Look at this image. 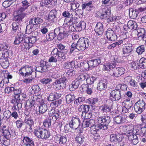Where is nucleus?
<instances>
[{
  "instance_id": "obj_35",
  "label": "nucleus",
  "mask_w": 146,
  "mask_h": 146,
  "mask_svg": "<svg viewBox=\"0 0 146 146\" xmlns=\"http://www.w3.org/2000/svg\"><path fill=\"white\" fill-rule=\"evenodd\" d=\"M139 66L141 68H146V58H141L139 61Z\"/></svg>"
},
{
  "instance_id": "obj_31",
  "label": "nucleus",
  "mask_w": 146,
  "mask_h": 146,
  "mask_svg": "<svg viewBox=\"0 0 146 146\" xmlns=\"http://www.w3.org/2000/svg\"><path fill=\"white\" fill-rule=\"evenodd\" d=\"M39 112L40 113H43L45 112L48 110L47 105L45 104H41L39 106Z\"/></svg>"
},
{
  "instance_id": "obj_48",
  "label": "nucleus",
  "mask_w": 146,
  "mask_h": 146,
  "mask_svg": "<svg viewBox=\"0 0 146 146\" xmlns=\"http://www.w3.org/2000/svg\"><path fill=\"white\" fill-rule=\"evenodd\" d=\"M88 76L86 74H82L80 75L77 78L79 82L81 83L82 82L84 81L87 78Z\"/></svg>"
},
{
  "instance_id": "obj_17",
  "label": "nucleus",
  "mask_w": 146,
  "mask_h": 146,
  "mask_svg": "<svg viewBox=\"0 0 146 146\" xmlns=\"http://www.w3.org/2000/svg\"><path fill=\"white\" fill-rule=\"evenodd\" d=\"M110 12V11L108 9L103 10V13L101 14L100 17L102 19L107 18L108 22L113 21L114 19L112 17H108Z\"/></svg>"
},
{
  "instance_id": "obj_49",
  "label": "nucleus",
  "mask_w": 146,
  "mask_h": 146,
  "mask_svg": "<svg viewBox=\"0 0 146 146\" xmlns=\"http://www.w3.org/2000/svg\"><path fill=\"white\" fill-rule=\"evenodd\" d=\"M89 61H87L86 60L82 61V69L84 68L85 70H89V67H90L89 63Z\"/></svg>"
},
{
  "instance_id": "obj_28",
  "label": "nucleus",
  "mask_w": 146,
  "mask_h": 146,
  "mask_svg": "<svg viewBox=\"0 0 146 146\" xmlns=\"http://www.w3.org/2000/svg\"><path fill=\"white\" fill-rule=\"evenodd\" d=\"M127 26L128 28L131 30H135L137 27V23L132 20H130L128 22Z\"/></svg>"
},
{
  "instance_id": "obj_62",
  "label": "nucleus",
  "mask_w": 146,
  "mask_h": 146,
  "mask_svg": "<svg viewBox=\"0 0 146 146\" xmlns=\"http://www.w3.org/2000/svg\"><path fill=\"white\" fill-rule=\"evenodd\" d=\"M3 114L4 117L7 119L10 118L11 113L10 111L6 110L4 111Z\"/></svg>"
},
{
  "instance_id": "obj_18",
  "label": "nucleus",
  "mask_w": 146,
  "mask_h": 146,
  "mask_svg": "<svg viewBox=\"0 0 146 146\" xmlns=\"http://www.w3.org/2000/svg\"><path fill=\"white\" fill-rule=\"evenodd\" d=\"M67 140V137L65 136H61L58 135H56L54 138V140L55 142L60 144L65 143Z\"/></svg>"
},
{
  "instance_id": "obj_44",
  "label": "nucleus",
  "mask_w": 146,
  "mask_h": 146,
  "mask_svg": "<svg viewBox=\"0 0 146 146\" xmlns=\"http://www.w3.org/2000/svg\"><path fill=\"white\" fill-rule=\"evenodd\" d=\"M31 92L32 94L37 93L40 90L39 87L37 85L33 86L31 87Z\"/></svg>"
},
{
  "instance_id": "obj_36",
  "label": "nucleus",
  "mask_w": 146,
  "mask_h": 146,
  "mask_svg": "<svg viewBox=\"0 0 146 146\" xmlns=\"http://www.w3.org/2000/svg\"><path fill=\"white\" fill-rule=\"evenodd\" d=\"M129 15L132 19H135L137 15V13L136 10H134L132 8L130 9H129Z\"/></svg>"
},
{
  "instance_id": "obj_64",
  "label": "nucleus",
  "mask_w": 146,
  "mask_h": 146,
  "mask_svg": "<svg viewBox=\"0 0 146 146\" xmlns=\"http://www.w3.org/2000/svg\"><path fill=\"white\" fill-rule=\"evenodd\" d=\"M141 120L142 122L141 125H144V126H146V114L141 115Z\"/></svg>"
},
{
  "instance_id": "obj_59",
  "label": "nucleus",
  "mask_w": 146,
  "mask_h": 146,
  "mask_svg": "<svg viewBox=\"0 0 146 146\" xmlns=\"http://www.w3.org/2000/svg\"><path fill=\"white\" fill-rule=\"evenodd\" d=\"M124 103L125 104V107L127 108V109H129L131 108L133 106V104L132 101H130L129 100H128L127 99L126 100L124 101Z\"/></svg>"
},
{
  "instance_id": "obj_27",
  "label": "nucleus",
  "mask_w": 146,
  "mask_h": 146,
  "mask_svg": "<svg viewBox=\"0 0 146 146\" xmlns=\"http://www.w3.org/2000/svg\"><path fill=\"white\" fill-rule=\"evenodd\" d=\"M80 83V82L77 79H75L72 82L71 85L69 86V90L70 91L74 90L78 88Z\"/></svg>"
},
{
  "instance_id": "obj_22",
  "label": "nucleus",
  "mask_w": 146,
  "mask_h": 146,
  "mask_svg": "<svg viewBox=\"0 0 146 146\" xmlns=\"http://www.w3.org/2000/svg\"><path fill=\"white\" fill-rule=\"evenodd\" d=\"M101 58H98L92 59L89 60V64L90 67H95L98 66L101 63V61L102 62V59H101Z\"/></svg>"
},
{
  "instance_id": "obj_9",
  "label": "nucleus",
  "mask_w": 146,
  "mask_h": 146,
  "mask_svg": "<svg viewBox=\"0 0 146 146\" xmlns=\"http://www.w3.org/2000/svg\"><path fill=\"white\" fill-rule=\"evenodd\" d=\"M109 28L106 31V36L108 39L111 41H115L117 38L116 35L114 33L115 29Z\"/></svg>"
},
{
  "instance_id": "obj_26",
  "label": "nucleus",
  "mask_w": 146,
  "mask_h": 146,
  "mask_svg": "<svg viewBox=\"0 0 146 146\" xmlns=\"http://www.w3.org/2000/svg\"><path fill=\"white\" fill-rule=\"evenodd\" d=\"M57 11L55 10H52L50 11L48 17V20L50 21H53L54 19L56 17Z\"/></svg>"
},
{
  "instance_id": "obj_21",
  "label": "nucleus",
  "mask_w": 146,
  "mask_h": 146,
  "mask_svg": "<svg viewBox=\"0 0 146 146\" xmlns=\"http://www.w3.org/2000/svg\"><path fill=\"white\" fill-rule=\"evenodd\" d=\"M95 31L98 35H102L104 32V27L101 23H97L95 28Z\"/></svg>"
},
{
  "instance_id": "obj_58",
  "label": "nucleus",
  "mask_w": 146,
  "mask_h": 146,
  "mask_svg": "<svg viewBox=\"0 0 146 146\" xmlns=\"http://www.w3.org/2000/svg\"><path fill=\"white\" fill-rule=\"evenodd\" d=\"M145 51V46L143 45L139 46L136 50V52L139 54H141Z\"/></svg>"
},
{
  "instance_id": "obj_8",
  "label": "nucleus",
  "mask_w": 146,
  "mask_h": 146,
  "mask_svg": "<svg viewBox=\"0 0 146 146\" xmlns=\"http://www.w3.org/2000/svg\"><path fill=\"white\" fill-rule=\"evenodd\" d=\"M75 73V71L74 70H69L64 75V76L62 77L61 78L57 80L62 86L63 88H64L66 85V82L67 81L66 77L68 76L69 75L70 76H72L73 74Z\"/></svg>"
},
{
  "instance_id": "obj_55",
  "label": "nucleus",
  "mask_w": 146,
  "mask_h": 146,
  "mask_svg": "<svg viewBox=\"0 0 146 146\" xmlns=\"http://www.w3.org/2000/svg\"><path fill=\"white\" fill-rule=\"evenodd\" d=\"M24 42V40L23 37H21L19 36L16 37L14 41V43L15 44H18L22 42ZM24 43H23V44Z\"/></svg>"
},
{
  "instance_id": "obj_57",
  "label": "nucleus",
  "mask_w": 146,
  "mask_h": 146,
  "mask_svg": "<svg viewBox=\"0 0 146 146\" xmlns=\"http://www.w3.org/2000/svg\"><path fill=\"white\" fill-rule=\"evenodd\" d=\"M61 102L62 100L60 99L51 103L50 105L52 107V108H55V107H58L61 104Z\"/></svg>"
},
{
  "instance_id": "obj_24",
  "label": "nucleus",
  "mask_w": 146,
  "mask_h": 146,
  "mask_svg": "<svg viewBox=\"0 0 146 146\" xmlns=\"http://www.w3.org/2000/svg\"><path fill=\"white\" fill-rule=\"evenodd\" d=\"M95 123L94 120L90 119L84 121L82 123V125L85 127H88L91 128L94 126Z\"/></svg>"
},
{
  "instance_id": "obj_3",
  "label": "nucleus",
  "mask_w": 146,
  "mask_h": 146,
  "mask_svg": "<svg viewBox=\"0 0 146 146\" xmlns=\"http://www.w3.org/2000/svg\"><path fill=\"white\" fill-rule=\"evenodd\" d=\"M19 73L22 76H28L32 74H35L36 77V73L34 70L33 67L31 66L26 65L23 67L19 70Z\"/></svg>"
},
{
  "instance_id": "obj_34",
  "label": "nucleus",
  "mask_w": 146,
  "mask_h": 146,
  "mask_svg": "<svg viewBox=\"0 0 146 146\" xmlns=\"http://www.w3.org/2000/svg\"><path fill=\"white\" fill-rule=\"evenodd\" d=\"M23 143L31 145V146H34V143L32 139L30 138L27 137H25L23 140Z\"/></svg>"
},
{
  "instance_id": "obj_4",
  "label": "nucleus",
  "mask_w": 146,
  "mask_h": 146,
  "mask_svg": "<svg viewBox=\"0 0 146 146\" xmlns=\"http://www.w3.org/2000/svg\"><path fill=\"white\" fill-rule=\"evenodd\" d=\"M34 133L38 138L42 139H47L50 135V133L46 129L40 128L35 129Z\"/></svg>"
},
{
  "instance_id": "obj_52",
  "label": "nucleus",
  "mask_w": 146,
  "mask_h": 146,
  "mask_svg": "<svg viewBox=\"0 0 146 146\" xmlns=\"http://www.w3.org/2000/svg\"><path fill=\"white\" fill-rule=\"evenodd\" d=\"M20 27V25L19 23L18 22H14L12 24V29L15 32L19 30Z\"/></svg>"
},
{
  "instance_id": "obj_23",
  "label": "nucleus",
  "mask_w": 146,
  "mask_h": 146,
  "mask_svg": "<svg viewBox=\"0 0 146 146\" xmlns=\"http://www.w3.org/2000/svg\"><path fill=\"white\" fill-rule=\"evenodd\" d=\"M115 62H118V61L117 60H115V61L113 63H109L103 65H102L103 67V70L104 71H109L110 69H111L112 68L115 67L116 65Z\"/></svg>"
},
{
  "instance_id": "obj_32",
  "label": "nucleus",
  "mask_w": 146,
  "mask_h": 146,
  "mask_svg": "<svg viewBox=\"0 0 146 146\" xmlns=\"http://www.w3.org/2000/svg\"><path fill=\"white\" fill-rule=\"evenodd\" d=\"M67 36V33L66 32L64 31V28H62L61 32H60V33L58 35V39L59 40H61L64 38L66 37Z\"/></svg>"
},
{
  "instance_id": "obj_61",
  "label": "nucleus",
  "mask_w": 146,
  "mask_h": 146,
  "mask_svg": "<svg viewBox=\"0 0 146 146\" xmlns=\"http://www.w3.org/2000/svg\"><path fill=\"white\" fill-rule=\"evenodd\" d=\"M91 136L92 139L95 141H98L100 139V136L99 133L93 135H91Z\"/></svg>"
},
{
  "instance_id": "obj_39",
  "label": "nucleus",
  "mask_w": 146,
  "mask_h": 146,
  "mask_svg": "<svg viewBox=\"0 0 146 146\" xmlns=\"http://www.w3.org/2000/svg\"><path fill=\"white\" fill-rule=\"evenodd\" d=\"M75 140L78 143L82 144L84 141L85 137L83 135H79L75 138Z\"/></svg>"
},
{
  "instance_id": "obj_41",
  "label": "nucleus",
  "mask_w": 146,
  "mask_h": 146,
  "mask_svg": "<svg viewBox=\"0 0 146 146\" xmlns=\"http://www.w3.org/2000/svg\"><path fill=\"white\" fill-rule=\"evenodd\" d=\"M98 101V99L97 98H91L87 99L86 102L90 104L94 105L96 104Z\"/></svg>"
},
{
  "instance_id": "obj_33",
  "label": "nucleus",
  "mask_w": 146,
  "mask_h": 146,
  "mask_svg": "<svg viewBox=\"0 0 146 146\" xmlns=\"http://www.w3.org/2000/svg\"><path fill=\"white\" fill-rule=\"evenodd\" d=\"M75 61H73L71 62L67 61L64 64L63 66L64 68L68 69L74 66L75 64Z\"/></svg>"
},
{
  "instance_id": "obj_47",
  "label": "nucleus",
  "mask_w": 146,
  "mask_h": 146,
  "mask_svg": "<svg viewBox=\"0 0 146 146\" xmlns=\"http://www.w3.org/2000/svg\"><path fill=\"white\" fill-rule=\"evenodd\" d=\"M24 18V15L20 16L19 15L17 14L14 16L13 18L14 21H15V22H18L20 23L22 21V19Z\"/></svg>"
},
{
  "instance_id": "obj_45",
  "label": "nucleus",
  "mask_w": 146,
  "mask_h": 146,
  "mask_svg": "<svg viewBox=\"0 0 146 146\" xmlns=\"http://www.w3.org/2000/svg\"><path fill=\"white\" fill-rule=\"evenodd\" d=\"M53 88L56 90H59L61 88H63L57 80L53 83Z\"/></svg>"
},
{
  "instance_id": "obj_42",
  "label": "nucleus",
  "mask_w": 146,
  "mask_h": 146,
  "mask_svg": "<svg viewBox=\"0 0 146 146\" xmlns=\"http://www.w3.org/2000/svg\"><path fill=\"white\" fill-rule=\"evenodd\" d=\"M56 35L54 34L52 32L50 33L48 35H46V40H44V42H46L47 41H50L53 39L55 37Z\"/></svg>"
},
{
  "instance_id": "obj_16",
  "label": "nucleus",
  "mask_w": 146,
  "mask_h": 146,
  "mask_svg": "<svg viewBox=\"0 0 146 146\" xmlns=\"http://www.w3.org/2000/svg\"><path fill=\"white\" fill-rule=\"evenodd\" d=\"M139 39L145 41L146 44V30L144 29L141 28L137 30Z\"/></svg>"
},
{
  "instance_id": "obj_63",
  "label": "nucleus",
  "mask_w": 146,
  "mask_h": 146,
  "mask_svg": "<svg viewBox=\"0 0 146 146\" xmlns=\"http://www.w3.org/2000/svg\"><path fill=\"white\" fill-rule=\"evenodd\" d=\"M90 131L91 135H93L99 133V131L96 128L95 126L91 128Z\"/></svg>"
},
{
  "instance_id": "obj_29",
  "label": "nucleus",
  "mask_w": 146,
  "mask_h": 146,
  "mask_svg": "<svg viewBox=\"0 0 146 146\" xmlns=\"http://www.w3.org/2000/svg\"><path fill=\"white\" fill-rule=\"evenodd\" d=\"M143 128L144 127H142L141 128L137 127V129L134 130V131L133 130V132L134 133V134H135L139 136H143Z\"/></svg>"
},
{
  "instance_id": "obj_43",
  "label": "nucleus",
  "mask_w": 146,
  "mask_h": 146,
  "mask_svg": "<svg viewBox=\"0 0 146 146\" xmlns=\"http://www.w3.org/2000/svg\"><path fill=\"white\" fill-rule=\"evenodd\" d=\"M16 0H6L3 3V6L5 8L10 6Z\"/></svg>"
},
{
  "instance_id": "obj_13",
  "label": "nucleus",
  "mask_w": 146,
  "mask_h": 146,
  "mask_svg": "<svg viewBox=\"0 0 146 146\" xmlns=\"http://www.w3.org/2000/svg\"><path fill=\"white\" fill-rule=\"evenodd\" d=\"M40 95L32 97L30 99H29L26 102L25 104V106L28 108H31L34 105L35 102L38 101V99H40Z\"/></svg>"
},
{
  "instance_id": "obj_12",
  "label": "nucleus",
  "mask_w": 146,
  "mask_h": 146,
  "mask_svg": "<svg viewBox=\"0 0 146 146\" xmlns=\"http://www.w3.org/2000/svg\"><path fill=\"white\" fill-rule=\"evenodd\" d=\"M80 125V120L77 117H72L69 123L70 127L73 129H77Z\"/></svg>"
},
{
  "instance_id": "obj_51",
  "label": "nucleus",
  "mask_w": 146,
  "mask_h": 146,
  "mask_svg": "<svg viewBox=\"0 0 146 146\" xmlns=\"http://www.w3.org/2000/svg\"><path fill=\"white\" fill-rule=\"evenodd\" d=\"M92 115V113L89 110L88 112H84V113H82V117L84 119H88L90 118Z\"/></svg>"
},
{
  "instance_id": "obj_20",
  "label": "nucleus",
  "mask_w": 146,
  "mask_h": 146,
  "mask_svg": "<svg viewBox=\"0 0 146 146\" xmlns=\"http://www.w3.org/2000/svg\"><path fill=\"white\" fill-rule=\"evenodd\" d=\"M108 81L106 79H103L100 81L98 84L97 89L100 91L105 90L107 88Z\"/></svg>"
},
{
  "instance_id": "obj_60",
  "label": "nucleus",
  "mask_w": 146,
  "mask_h": 146,
  "mask_svg": "<svg viewBox=\"0 0 146 146\" xmlns=\"http://www.w3.org/2000/svg\"><path fill=\"white\" fill-rule=\"evenodd\" d=\"M118 76L123 74L125 72V69L122 67L116 68Z\"/></svg>"
},
{
  "instance_id": "obj_50",
  "label": "nucleus",
  "mask_w": 146,
  "mask_h": 146,
  "mask_svg": "<svg viewBox=\"0 0 146 146\" xmlns=\"http://www.w3.org/2000/svg\"><path fill=\"white\" fill-rule=\"evenodd\" d=\"M82 87L83 91L84 90V87L86 88V91L88 94H91L92 93V91L91 88V86H90L89 85H88L84 84L82 85Z\"/></svg>"
},
{
  "instance_id": "obj_6",
  "label": "nucleus",
  "mask_w": 146,
  "mask_h": 146,
  "mask_svg": "<svg viewBox=\"0 0 146 146\" xmlns=\"http://www.w3.org/2000/svg\"><path fill=\"white\" fill-rule=\"evenodd\" d=\"M36 41V36H31L25 37L24 39L23 45L27 47L29 49L33 46V44Z\"/></svg>"
},
{
  "instance_id": "obj_53",
  "label": "nucleus",
  "mask_w": 146,
  "mask_h": 146,
  "mask_svg": "<svg viewBox=\"0 0 146 146\" xmlns=\"http://www.w3.org/2000/svg\"><path fill=\"white\" fill-rule=\"evenodd\" d=\"M58 61H63L66 59V56L64 53L63 52H60L57 57Z\"/></svg>"
},
{
  "instance_id": "obj_40",
  "label": "nucleus",
  "mask_w": 146,
  "mask_h": 146,
  "mask_svg": "<svg viewBox=\"0 0 146 146\" xmlns=\"http://www.w3.org/2000/svg\"><path fill=\"white\" fill-rule=\"evenodd\" d=\"M66 99L67 103L70 104L75 99V97L74 94L72 93L67 95Z\"/></svg>"
},
{
  "instance_id": "obj_46",
  "label": "nucleus",
  "mask_w": 146,
  "mask_h": 146,
  "mask_svg": "<svg viewBox=\"0 0 146 146\" xmlns=\"http://www.w3.org/2000/svg\"><path fill=\"white\" fill-rule=\"evenodd\" d=\"M52 81V79L50 78H43L40 80L41 83L43 85H46Z\"/></svg>"
},
{
  "instance_id": "obj_56",
  "label": "nucleus",
  "mask_w": 146,
  "mask_h": 146,
  "mask_svg": "<svg viewBox=\"0 0 146 146\" xmlns=\"http://www.w3.org/2000/svg\"><path fill=\"white\" fill-rule=\"evenodd\" d=\"M96 78L95 77H87L86 79V82L87 83V85H89V86L92 84L96 80Z\"/></svg>"
},
{
  "instance_id": "obj_25",
  "label": "nucleus",
  "mask_w": 146,
  "mask_h": 146,
  "mask_svg": "<svg viewBox=\"0 0 146 146\" xmlns=\"http://www.w3.org/2000/svg\"><path fill=\"white\" fill-rule=\"evenodd\" d=\"M90 109V106L89 105L82 104L78 107V110L82 113H84V112H88Z\"/></svg>"
},
{
  "instance_id": "obj_14",
  "label": "nucleus",
  "mask_w": 146,
  "mask_h": 146,
  "mask_svg": "<svg viewBox=\"0 0 146 146\" xmlns=\"http://www.w3.org/2000/svg\"><path fill=\"white\" fill-rule=\"evenodd\" d=\"M112 102L104 104L100 107L99 109L104 113H106L110 112L112 108Z\"/></svg>"
},
{
  "instance_id": "obj_11",
  "label": "nucleus",
  "mask_w": 146,
  "mask_h": 146,
  "mask_svg": "<svg viewBox=\"0 0 146 146\" xmlns=\"http://www.w3.org/2000/svg\"><path fill=\"white\" fill-rule=\"evenodd\" d=\"M110 97L114 100H118L121 98V92L119 88L112 91L110 94Z\"/></svg>"
},
{
  "instance_id": "obj_5",
  "label": "nucleus",
  "mask_w": 146,
  "mask_h": 146,
  "mask_svg": "<svg viewBox=\"0 0 146 146\" xmlns=\"http://www.w3.org/2000/svg\"><path fill=\"white\" fill-rule=\"evenodd\" d=\"M24 122L26 124L25 129L29 132L32 131V127L34 126V122L30 115H26Z\"/></svg>"
},
{
  "instance_id": "obj_38",
  "label": "nucleus",
  "mask_w": 146,
  "mask_h": 146,
  "mask_svg": "<svg viewBox=\"0 0 146 146\" xmlns=\"http://www.w3.org/2000/svg\"><path fill=\"white\" fill-rule=\"evenodd\" d=\"M53 123L52 118L49 117L48 119H46L43 122V125L46 128H49L51 125V123Z\"/></svg>"
},
{
  "instance_id": "obj_7",
  "label": "nucleus",
  "mask_w": 146,
  "mask_h": 146,
  "mask_svg": "<svg viewBox=\"0 0 146 146\" xmlns=\"http://www.w3.org/2000/svg\"><path fill=\"white\" fill-rule=\"evenodd\" d=\"M145 103L143 100H140L136 102L134 106L135 111L138 114L142 113L145 109Z\"/></svg>"
},
{
  "instance_id": "obj_30",
  "label": "nucleus",
  "mask_w": 146,
  "mask_h": 146,
  "mask_svg": "<svg viewBox=\"0 0 146 146\" xmlns=\"http://www.w3.org/2000/svg\"><path fill=\"white\" fill-rule=\"evenodd\" d=\"M115 122L117 124H120L125 122V118L120 115H118L114 118Z\"/></svg>"
},
{
  "instance_id": "obj_1",
  "label": "nucleus",
  "mask_w": 146,
  "mask_h": 146,
  "mask_svg": "<svg viewBox=\"0 0 146 146\" xmlns=\"http://www.w3.org/2000/svg\"><path fill=\"white\" fill-rule=\"evenodd\" d=\"M91 44L90 40L85 38H80L79 39L76 44L72 43L71 45L70 52L72 53L77 49L79 51H84L88 48Z\"/></svg>"
},
{
  "instance_id": "obj_15",
  "label": "nucleus",
  "mask_w": 146,
  "mask_h": 146,
  "mask_svg": "<svg viewBox=\"0 0 146 146\" xmlns=\"http://www.w3.org/2000/svg\"><path fill=\"white\" fill-rule=\"evenodd\" d=\"M133 50L132 44H125L123 48V53L125 56L129 55Z\"/></svg>"
},
{
  "instance_id": "obj_19",
  "label": "nucleus",
  "mask_w": 146,
  "mask_h": 146,
  "mask_svg": "<svg viewBox=\"0 0 146 146\" xmlns=\"http://www.w3.org/2000/svg\"><path fill=\"white\" fill-rule=\"evenodd\" d=\"M126 130H127L128 131L125 134H126L128 137V140L130 142L133 139V134H134L133 132V128L132 126L128 125L126 127Z\"/></svg>"
},
{
  "instance_id": "obj_54",
  "label": "nucleus",
  "mask_w": 146,
  "mask_h": 146,
  "mask_svg": "<svg viewBox=\"0 0 146 146\" xmlns=\"http://www.w3.org/2000/svg\"><path fill=\"white\" fill-rule=\"evenodd\" d=\"M26 8H24L23 7L20 8L17 11V14L21 16L24 15V17H25L26 15L27 14L23 12L26 9Z\"/></svg>"
},
{
  "instance_id": "obj_37",
  "label": "nucleus",
  "mask_w": 146,
  "mask_h": 146,
  "mask_svg": "<svg viewBox=\"0 0 146 146\" xmlns=\"http://www.w3.org/2000/svg\"><path fill=\"white\" fill-rule=\"evenodd\" d=\"M109 70V74L113 77H118L116 68H112Z\"/></svg>"
},
{
  "instance_id": "obj_10",
  "label": "nucleus",
  "mask_w": 146,
  "mask_h": 146,
  "mask_svg": "<svg viewBox=\"0 0 146 146\" xmlns=\"http://www.w3.org/2000/svg\"><path fill=\"white\" fill-rule=\"evenodd\" d=\"M49 113L50 114H52V115L50 117L51 118L52 120L53 121V123H54L58 119L61 118L60 111L58 109L52 108Z\"/></svg>"
},
{
  "instance_id": "obj_2",
  "label": "nucleus",
  "mask_w": 146,
  "mask_h": 146,
  "mask_svg": "<svg viewBox=\"0 0 146 146\" xmlns=\"http://www.w3.org/2000/svg\"><path fill=\"white\" fill-rule=\"evenodd\" d=\"M97 121V127L105 130L107 129L108 126L110 122V117L109 116L105 115L98 118Z\"/></svg>"
}]
</instances>
